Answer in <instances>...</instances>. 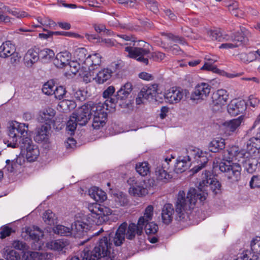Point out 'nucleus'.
<instances>
[{"label": "nucleus", "instance_id": "1", "mask_svg": "<svg viewBox=\"0 0 260 260\" xmlns=\"http://www.w3.org/2000/svg\"><path fill=\"white\" fill-rule=\"evenodd\" d=\"M202 180L198 186L200 193L194 188H190L186 197L184 191L180 190L179 192L175 203V211H186L193 209L198 199L201 202L206 200L209 190L214 196L220 195L222 193L221 183L211 171L206 170L202 174Z\"/></svg>", "mask_w": 260, "mask_h": 260}, {"label": "nucleus", "instance_id": "2", "mask_svg": "<svg viewBox=\"0 0 260 260\" xmlns=\"http://www.w3.org/2000/svg\"><path fill=\"white\" fill-rule=\"evenodd\" d=\"M119 216L115 212H90L86 219L76 220L71 225L72 234L80 237L84 233L89 230L90 225H100L107 221L115 222Z\"/></svg>", "mask_w": 260, "mask_h": 260}, {"label": "nucleus", "instance_id": "3", "mask_svg": "<svg viewBox=\"0 0 260 260\" xmlns=\"http://www.w3.org/2000/svg\"><path fill=\"white\" fill-rule=\"evenodd\" d=\"M113 244L110 242V237H104L99 241V245L95 247L93 250L89 253V250L84 249L82 260H113L112 251ZM70 260H80L78 257L73 256Z\"/></svg>", "mask_w": 260, "mask_h": 260}, {"label": "nucleus", "instance_id": "4", "mask_svg": "<svg viewBox=\"0 0 260 260\" xmlns=\"http://www.w3.org/2000/svg\"><path fill=\"white\" fill-rule=\"evenodd\" d=\"M140 42L144 44L143 47L128 46L125 48V51L128 53V57L135 59L145 65L149 64V58H152L155 61H160L164 59L165 53L160 52L150 53L148 48L149 44L143 41Z\"/></svg>", "mask_w": 260, "mask_h": 260}, {"label": "nucleus", "instance_id": "5", "mask_svg": "<svg viewBox=\"0 0 260 260\" xmlns=\"http://www.w3.org/2000/svg\"><path fill=\"white\" fill-rule=\"evenodd\" d=\"M28 125L25 123H19L17 121H12L8 127V134L10 139L12 140H4L5 144L7 145L8 147L17 148L19 146V142L18 143V139L21 140L23 138L27 137L28 131Z\"/></svg>", "mask_w": 260, "mask_h": 260}, {"label": "nucleus", "instance_id": "6", "mask_svg": "<svg viewBox=\"0 0 260 260\" xmlns=\"http://www.w3.org/2000/svg\"><path fill=\"white\" fill-rule=\"evenodd\" d=\"M219 170L224 174V176L232 183L238 181L241 178V168L238 164L220 162L218 165Z\"/></svg>", "mask_w": 260, "mask_h": 260}, {"label": "nucleus", "instance_id": "7", "mask_svg": "<svg viewBox=\"0 0 260 260\" xmlns=\"http://www.w3.org/2000/svg\"><path fill=\"white\" fill-rule=\"evenodd\" d=\"M153 212H145L144 216L139 218L137 224L131 223L125 232V236L129 240L134 239L136 235H140L143 232L144 223L152 219Z\"/></svg>", "mask_w": 260, "mask_h": 260}, {"label": "nucleus", "instance_id": "8", "mask_svg": "<svg viewBox=\"0 0 260 260\" xmlns=\"http://www.w3.org/2000/svg\"><path fill=\"white\" fill-rule=\"evenodd\" d=\"M19 147L21 152H25L26 158L28 161H34L39 156L40 151L38 146L33 144L29 137L23 138L19 141Z\"/></svg>", "mask_w": 260, "mask_h": 260}, {"label": "nucleus", "instance_id": "9", "mask_svg": "<svg viewBox=\"0 0 260 260\" xmlns=\"http://www.w3.org/2000/svg\"><path fill=\"white\" fill-rule=\"evenodd\" d=\"M171 158H165L161 163L157 164L155 170V175L157 181L163 183L170 182L173 178L171 172L170 171V162Z\"/></svg>", "mask_w": 260, "mask_h": 260}, {"label": "nucleus", "instance_id": "10", "mask_svg": "<svg viewBox=\"0 0 260 260\" xmlns=\"http://www.w3.org/2000/svg\"><path fill=\"white\" fill-rule=\"evenodd\" d=\"M94 103L90 101L81 106L73 115L77 119L78 124L81 126L87 124L93 114L92 108Z\"/></svg>", "mask_w": 260, "mask_h": 260}, {"label": "nucleus", "instance_id": "11", "mask_svg": "<svg viewBox=\"0 0 260 260\" xmlns=\"http://www.w3.org/2000/svg\"><path fill=\"white\" fill-rule=\"evenodd\" d=\"M105 105L95 104L92 108L93 122L92 126L94 129H99L103 127L107 120V113L105 111Z\"/></svg>", "mask_w": 260, "mask_h": 260}, {"label": "nucleus", "instance_id": "12", "mask_svg": "<svg viewBox=\"0 0 260 260\" xmlns=\"http://www.w3.org/2000/svg\"><path fill=\"white\" fill-rule=\"evenodd\" d=\"M88 194L96 202L88 205V208L89 211H94V208H97L99 211H104L103 209L100 207L101 205L97 203H103L107 200V196L106 193L98 187L93 186L89 189Z\"/></svg>", "mask_w": 260, "mask_h": 260}, {"label": "nucleus", "instance_id": "13", "mask_svg": "<svg viewBox=\"0 0 260 260\" xmlns=\"http://www.w3.org/2000/svg\"><path fill=\"white\" fill-rule=\"evenodd\" d=\"M164 96L167 102L174 104L179 103L184 96L189 98V92L186 89L173 87L168 90Z\"/></svg>", "mask_w": 260, "mask_h": 260}, {"label": "nucleus", "instance_id": "14", "mask_svg": "<svg viewBox=\"0 0 260 260\" xmlns=\"http://www.w3.org/2000/svg\"><path fill=\"white\" fill-rule=\"evenodd\" d=\"M132 90L133 85L130 82H127L122 85L117 91L116 94L114 95L113 98L110 99L109 101L110 108H114L115 104L118 103V101L126 100L131 94Z\"/></svg>", "mask_w": 260, "mask_h": 260}, {"label": "nucleus", "instance_id": "15", "mask_svg": "<svg viewBox=\"0 0 260 260\" xmlns=\"http://www.w3.org/2000/svg\"><path fill=\"white\" fill-rule=\"evenodd\" d=\"M229 95L224 89H219L212 95L211 105L214 110H218L224 105L228 100Z\"/></svg>", "mask_w": 260, "mask_h": 260}, {"label": "nucleus", "instance_id": "16", "mask_svg": "<svg viewBox=\"0 0 260 260\" xmlns=\"http://www.w3.org/2000/svg\"><path fill=\"white\" fill-rule=\"evenodd\" d=\"M129 184L128 192L130 194L134 197H143L148 193L147 189L144 186V182L138 181L134 178H129L127 180Z\"/></svg>", "mask_w": 260, "mask_h": 260}, {"label": "nucleus", "instance_id": "17", "mask_svg": "<svg viewBox=\"0 0 260 260\" xmlns=\"http://www.w3.org/2000/svg\"><path fill=\"white\" fill-rule=\"evenodd\" d=\"M210 92V85L205 83H202L195 87L191 94H189V98L192 101L204 100Z\"/></svg>", "mask_w": 260, "mask_h": 260}, {"label": "nucleus", "instance_id": "18", "mask_svg": "<svg viewBox=\"0 0 260 260\" xmlns=\"http://www.w3.org/2000/svg\"><path fill=\"white\" fill-rule=\"evenodd\" d=\"M246 109V103L244 100H232L228 105V113L233 116L243 113Z\"/></svg>", "mask_w": 260, "mask_h": 260}, {"label": "nucleus", "instance_id": "19", "mask_svg": "<svg viewBox=\"0 0 260 260\" xmlns=\"http://www.w3.org/2000/svg\"><path fill=\"white\" fill-rule=\"evenodd\" d=\"M50 128V124H47V122L37 127L35 130V141L38 143H46L49 139V131Z\"/></svg>", "mask_w": 260, "mask_h": 260}, {"label": "nucleus", "instance_id": "20", "mask_svg": "<svg viewBox=\"0 0 260 260\" xmlns=\"http://www.w3.org/2000/svg\"><path fill=\"white\" fill-rule=\"evenodd\" d=\"M39 48L35 47L29 49L26 53L24 57V61L27 67H32L33 64L37 62L40 59Z\"/></svg>", "mask_w": 260, "mask_h": 260}, {"label": "nucleus", "instance_id": "21", "mask_svg": "<svg viewBox=\"0 0 260 260\" xmlns=\"http://www.w3.org/2000/svg\"><path fill=\"white\" fill-rule=\"evenodd\" d=\"M259 159L258 157L247 156L242 161L245 170L249 174L255 172L257 168V165L259 163Z\"/></svg>", "mask_w": 260, "mask_h": 260}, {"label": "nucleus", "instance_id": "22", "mask_svg": "<svg viewBox=\"0 0 260 260\" xmlns=\"http://www.w3.org/2000/svg\"><path fill=\"white\" fill-rule=\"evenodd\" d=\"M249 31L244 27L240 29V31L235 33L233 36L230 37V40L234 43L239 44V46L242 44L246 43L248 41Z\"/></svg>", "mask_w": 260, "mask_h": 260}, {"label": "nucleus", "instance_id": "23", "mask_svg": "<svg viewBox=\"0 0 260 260\" xmlns=\"http://www.w3.org/2000/svg\"><path fill=\"white\" fill-rule=\"evenodd\" d=\"M115 72V70H112L109 68H105L97 73L94 79L97 83L103 84L109 81L111 79L112 74Z\"/></svg>", "mask_w": 260, "mask_h": 260}, {"label": "nucleus", "instance_id": "24", "mask_svg": "<svg viewBox=\"0 0 260 260\" xmlns=\"http://www.w3.org/2000/svg\"><path fill=\"white\" fill-rule=\"evenodd\" d=\"M69 245L67 240L64 239H58L51 241L46 243L47 248L57 251L59 252H65L64 249Z\"/></svg>", "mask_w": 260, "mask_h": 260}, {"label": "nucleus", "instance_id": "25", "mask_svg": "<svg viewBox=\"0 0 260 260\" xmlns=\"http://www.w3.org/2000/svg\"><path fill=\"white\" fill-rule=\"evenodd\" d=\"M191 158L189 156L186 157L180 156L177 159L174 167V171L177 174L185 171L189 166Z\"/></svg>", "mask_w": 260, "mask_h": 260}, {"label": "nucleus", "instance_id": "26", "mask_svg": "<svg viewBox=\"0 0 260 260\" xmlns=\"http://www.w3.org/2000/svg\"><path fill=\"white\" fill-rule=\"evenodd\" d=\"M70 59L71 54L69 52H61L56 55L54 63L57 68H62L68 66Z\"/></svg>", "mask_w": 260, "mask_h": 260}, {"label": "nucleus", "instance_id": "27", "mask_svg": "<svg viewBox=\"0 0 260 260\" xmlns=\"http://www.w3.org/2000/svg\"><path fill=\"white\" fill-rule=\"evenodd\" d=\"M157 87V84H152L147 88L143 87L140 91V95L147 100H153L155 98V100L157 101L156 97Z\"/></svg>", "mask_w": 260, "mask_h": 260}, {"label": "nucleus", "instance_id": "28", "mask_svg": "<svg viewBox=\"0 0 260 260\" xmlns=\"http://www.w3.org/2000/svg\"><path fill=\"white\" fill-rule=\"evenodd\" d=\"M101 55L99 53L89 54L85 61V65L89 67L90 70H94L101 63Z\"/></svg>", "mask_w": 260, "mask_h": 260}, {"label": "nucleus", "instance_id": "29", "mask_svg": "<svg viewBox=\"0 0 260 260\" xmlns=\"http://www.w3.org/2000/svg\"><path fill=\"white\" fill-rule=\"evenodd\" d=\"M16 51L15 45L10 41L3 43L0 46V57L7 58L14 53Z\"/></svg>", "mask_w": 260, "mask_h": 260}, {"label": "nucleus", "instance_id": "30", "mask_svg": "<svg viewBox=\"0 0 260 260\" xmlns=\"http://www.w3.org/2000/svg\"><path fill=\"white\" fill-rule=\"evenodd\" d=\"M192 151L193 152L195 161L197 164L206 167L209 160L207 156L208 153L199 148H194Z\"/></svg>", "mask_w": 260, "mask_h": 260}, {"label": "nucleus", "instance_id": "31", "mask_svg": "<svg viewBox=\"0 0 260 260\" xmlns=\"http://www.w3.org/2000/svg\"><path fill=\"white\" fill-rule=\"evenodd\" d=\"M126 227L127 223L123 222L117 229L113 240L115 246H120L123 243L125 237V232H126Z\"/></svg>", "mask_w": 260, "mask_h": 260}, {"label": "nucleus", "instance_id": "32", "mask_svg": "<svg viewBox=\"0 0 260 260\" xmlns=\"http://www.w3.org/2000/svg\"><path fill=\"white\" fill-rule=\"evenodd\" d=\"M225 145L224 139L222 138L214 139L209 144L208 148L210 151L216 153L223 150Z\"/></svg>", "mask_w": 260, "mask_h": 260}, {"label": "nucleus", "instance_id": "33", "mask_svg": "<svg viewBox=\"0 0 260 260\" xmlns=\"http://www.w3.org/2000/svg\"><path fill=\"white\" fill-rule=\"evenodd\" d=\"M244 116L241 115L237 118L233 119L223 123V125L229 132H234L240 125L243 120Z\"/></svg>", "mask_w": 260, "mask_h": 260}, {"label": "nucleus", "instance_id": "34", "mask_svg": "<svg viewBox=\"0 0 260 260\" xmlns=\"http://www.w3.org/2000/svg\"><path fill=\"white\" fill-rule=\"evenodd\" d=\"M25 230L30 238L35 241H39L44 236L43 232L37 226L26 227Z\"/></svg>", "mask_w": 260, "mask_h": 260}, {"label": "nucleus", "instance_id": "35", "mask_svg": "<svg viewBox=\"0 0 260 260\" xmlns=\"http://www.w3.org/2000/svg\"><path fill=\"white\" fill-rule=\"evenodd\" d=\"M4 257L7 260H20L19 253L13 249H11L9 246H5L2 250ZM0 260H4L0 259Z\"/></svg>", "mask_w": 260, "mask_h": 260}, {"label": "nucleus", "instance_id": "36", "mask_svg": "<svg viewBox=\"0 0 260 260\" xmlns=\"http://www.w3.org/2000/svg\"><path fill=\"white\" fill-rule=\"evenodd\" d=\"M45 258V254L37 251H26L22 255L23 260H42Z\"/></svg>", "mask_w": 260, "mask_h": 260}, {"label": "nucleus", "instance_id": "37", "mask_svg": "<svg viewBox=\"0 0 260 260\" xmlns=\"http://www.w3.org/2000/svg\"><path fill=\"white\" fill-rule=\"evenodd\" d=\"M39 54L40 58L44 62L50 61L55 55L53 51L48 48L41 49L39 48Z\"/></svg>", "mask_w": 260, "mask_h": 260}, {"label": "nucleus", "instance_id": "38", "mask_svg": "<svg viewBox=\"0 0 260 260\" xmlns=\"http://www.w3.org/2000/svg\"><path fill=\"white\" fill-rule=\"evenodd\" d=\"M208 35L212 40H217L219 42L224 40L229 41L230 36L228 35H223L220 30H210L208 31Z\"/></svg>", "mask_w": 260, "mask_h": 260}, {"label": "nucleus", "instance_id": "39", "mask_svg": "<svg viewBox=\"0 0 260 260\" xmlns=\"http://www.w3.org/2000/svg\"><path fill=\"white\" fill-rule=\"evenodd\" d=\"M201 70L212 71L213 73H216L222 75H226L227 77L230 78H233L235 76L233 74H228L224 71L219 70L216 66H212L211 63L208 62H205L204 65L201 68Z\"/></svg>", "mask_w": 260, "mask_h": 260}, {"label": "nucleus", "instance_id": "40", "mask_svg": "<svg viewBox=\"0 0 260 260\" xmlns=\"http://www.w3.org/2000/svg\"><path fill=\"white\" fill-rule=\"evenodd\" d=\"M114 198L115 204L114 206H112L113 208H118L121 206H125L128 204V200L126 198V194H124L122 192L117 193L114 196Z\"/></svg>", "mask_w": 260, "mask_h": 260}, {"label": "nucleus", "instance_id": "41", "mask_svg": "<svg viewBox=\"0 0 260 260\" xmlns=\"http://www.w3.org/2000/svg\"><path fill=\"white\" fill-rule=\"evenodd\" d=\"M258 256L253 254L251 250L243 251L239 254L237 258L234 260H258Z\"/></svg>", "mask_w": 260, "mask_h": 260}, {"label": "nucleus", "instance_id": "42", "mask_svg": "<svg viewBox=\"0 0 260 260\" xmlns=\"http://www.w3.org/2000/svg\"><path fill=\"white\" fill-rule=\"evenodd\" d=\"M57 85L53 80H50L44 84L42 89V92L48 95L53 94L54 90Z\"/></svg>", "mask_w": 260, "mask_h": 260}, {"label": "nucleus", "instance_id": "43", "mask_svg": "<svg viewBox=\"0 0 260 260\" xmlns=\"http://www.w3.org/2000/svg\"><path fill=\"white\" fill-rule=\"evenodd\" d=\"M115 92V88L113 86H109L103 93V96L104 98H108V99L105 101L104 105L106 106V109L108 110V107H110V104L109 105L108 102L109 103V101L111 98H113V94Z\"/></svg>", "mask_w": 260, "mask_h": 260}, {"label": "nucleus", "instance_id": "44", "mask_svg": "<svg viewBox=\"0 0 260 260\" xmlns=\"http://www.w3.org/2000/svg\"><path fill=\"white\" fill-rule=\"evenodd\" d=\"M43 218L44 222L49 225H54L57 222V217L54 212H45Z\"/></svg>", "mask_w": 260, "mask_h": 260}, {"label": "nucleus", "instance_id": "45", "mask_svg": "<svg viewBox=\"0 0 260 260\" xmlns=\"http://www.w3.org/2000/svg\"><path fill=\"white\" fill-rule=\"evenodd\" d=\"M54 232L62 236H67L72 234L71 229L62 225H57L53 229Z\"/></svg>", "mask_w": 260, "mask_h": 260}, {"label": "nucleus", "instance_id": "46", "mask_svg": "<svg viewBox=\"0 0 260 260\" xmlns=\"http://www.w3.org/2000/svg\"><path fill=\"white\" fill-rule=\"evenodd\" d=\"M151 220L144 223L145 225V230L147 235L156 234L158 230V225L154 222H149Z\"/></svg>", "mask_w": 260, "mask_h": 260}, {"label": "nucleus", "instance_id": "47", "mask_svg": "<svg viewBox=\"0 0 260 260\" xmlns=\"http://www.w3.org/2000/svg\"><path fill=\"white\" fill-rule=\"evenodd\" d=\"M149 164L147 162L139 163L136 165V171L141 176H146L149 173Z\"/></svg>", "mask_w": 260, "mask_h": 260}, {"label": "nucleus", "instance_id": "48", "mask_svg": "<svg viewBox=\"0 0 260 260\" xmlns=\"http://www.w3.org/2000/svg\"><path fill=\"white\" fill-rule=\"evenodd\" d=\"M251 251L256 256L260 255V237H256L250 242Z\"/></svg>", "mask_w": 260, "mask_h": 260}, {"label": "nucleus", "instance_id": "49", "mask_svg": "<svg viewBox=\"0 0 260 260\" xmlns=\"http://www.w3.org/2000/svg\"><path fill=\"white\" fill-rule=\"evenodd\" d=\"M144 3L146 8L154 13L159 11L158 3L156 0H144Z\"/></svg>", "mask_w": 260, "mask_h": 260}, {"label": "nucleus", "instance_id": "50", "mask_svg": "<svg viewBox=\"0 0 260 260\" xmlns=\"http://www.w3.org/2000/svg\"><path fill=\"white\" fill-rule=\"evenodd\" d=\"M66 93L67 90L64 86H56L54 90L53 94L56 99L61 100L66 98Z\"/></svg>", "mask_w": 260, "mask_h": 260}, {"label": "nucleus", "instance_id": "51", "mask_svg": "<svg viewBox=\"0 0 260 260\" xmlns=\"http://www.w3.org/2000/svg\"><path fill=\"white\" fill-rule=\"evenodd\" d=\"M78 124L77 119L74 118V116L73 115L67 123V131L70 132L71 135L74 134Z\"/></svg>", "mask_w": 260, "mask_h": 260}, {"label": "nucleus", "instance_id": "52", "mask_svg": "<svg viewBox=\"0 0 260 260\" xmlns=\"http://www.w3.org/2000/svg\"><path fill=\"white\" fill-rule=\"evenodd\" d=\"M77 59L85 64V61L87 58V50L84 48H78L76 51Z\"/></svg>", "mask_w": 260, "mask_h": 260}, {"label": "nucleus", "instance_id": "53", "mask_svg": "<svg viewBox=\"0 0 260 260\" xmlns=\"http://www.w3.org/2000/svg\"><path fill=\"white\" fill-rule=\"evenodd\" d=\"M192 212H173V215L175 216V220L179 222L186 221L188 219H190V216Z\"/></svg>", "mask_w": 260, "mask_h": 260}, {"label": "nucleus", "instance_id": "54", "mask_svg": "<svg viewBox=\"0 0 260 260\" xmlns=\"http://www.w3.org/2000/svg\"><path fill=\"white\" fill-rule=\"evenodd\" d=\"M5 246H9L11 249H12V248H13L15 249L22 251L27 249V245L23 242L19 240L14 241L11 246L10 245H6Z\"/></svg>", "mask_w": 260, "mask_h": 260}, {"label": "nucleus", "instance_id": "55", "mask_svg": "<svg viewBox=\"0 0 260 260\" xmlns=\"http://www.w3.org/2000/svg\"><path fill=\"white\" fill-rule=\"evenodd\" d=\"M44 115L45 116L44 118L46 121V122H47V124L51 125V124L54 122L53 118L55 115V111L53 109L49 108L46 110V112L44 113Z\"/></svg>", "mask_w": 260, "mask_h": 260}, {"label": "nucleus", "instance_id": "56", "mask_svg": "<svg viewBox=\"0 0 260 260\" xmlns=\"http://www.w3.org/2000/svg\"><path fill=\"white\" fill-rule=\"evenodd\" d=\"M87 92L84 90L78 89L74 93L75 98L79 101H84L87 98Z\"/></svg>", "mask_w": 260, "mask_h": 260}, {"label": "nucleus", "instance_id": "57", "mask_svg": "<svg viewBox=\"0 0 260 260\" xmlns=\"http://www.w3.org/2000/svg\"><path fill=\"white\" fill-rule=\"evenodd\" d=\"M173 212H161L162 222L165 224H170L173 218Z\"/></svg>", "mask_w": 260, "mask_h": 260}, {"label": "nucleus", "instance_id": "58", "mask_svg": "<svg viewBox=\"0 0 260 260\" xmlns=\"http://www.w3.org/2000/svg\"><path fill=\"white\" fill-rule=\"evenodd\" d=\"M249 185L251 188H260V175H253L250 181Z\"/></svg>", "mask_w": 260, "mask_h": 260}, {"label": "nucleus", "instance_id": "59", "mask_svg": "<svg viewBox=\"0 0 260 260\" xmlns=\"http://www.w3.org/2000/svg\"><path fill=\"white\" fill-rule=\"evenodd\" d=\"M249 144H251L252 147H254L255 151H257V153H260V139L252 137L249 139Z\"/></svg>", "mask_w": 260, "mask_h": 260}, {"label": "nucleus", "instance_id": "60", "mask_svg": "<svg viewBox=\"0 0 260 260\" xmlns=\"http://www.w3.org/2000/svg\"><path fill=\"white\" fill-rule=\"evenodd\" d=\"M68 66L70 68L71 72L74 74H76L80 68V64L77 61L70 60Z\"/></svg>", "mask_w": 260, "mask_h": 260}, {"label": "nucleus", "instance_id": "61", "mask_svg": "<svg viewBox=\"0 0 260 260\" xmlns=\"http://www.w3.org/2000/svg\"><path fill=\"white\" fill-rule=\"evenodd\" d=\"M14 231H13L12 228L8 226H5L3 227L1 229V231L0 232V237L1 239H4L7 237L9 236Z\"/></svg>", "mask_w": 260, "mask_h": 260}, {"label": "nucleus", "instance_id": "62", "mask_svg": "<svg viewBox=\"0 0 260 260\" xmlns=\"http://www.w3.org/2000/svg\"><path fill=\"white\" fill-rule=\"evenodd\" d=\"M53 35L55 36H63L68 37L79 38L80 36L77 34L68 31H53Z\"/></svg>", "mask_w": 260, "mask_h": 260}, {"label": "nucleus", "instance_id": "63", "mask_svg": "<svg viewBox=\"0 0 260 260\" xmlns=\"http://www.w3.org/2000/svg\"><path fill=\"white\" fill-rule=\"evenodd\" d=\"M11 14L18 18H23L27 16V14L25 12L21 11L20 10L16 8H13L12 9V11H11Z\"/></svg>", "mask_w": 260, "mask_h": 260}, {"label": "nucleus", "instance_id": "64", "mask_svg": "<svg viewBox=\"0 0 260 260\" xmlns=\"http://www.w3.org/2000/svg\"><path fill=\"white\" fill-rule=\"evenodd\" d=\"M10 56L11 57L10 62L13 64H17L19 62L20 59L21 58L19 53L16 52V51H15L14 53L11 55Z\"/></svg>", "mask_w": 260, "mask_h": 260}]
</instances>
